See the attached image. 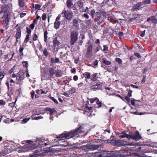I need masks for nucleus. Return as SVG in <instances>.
<instances>
[{"label":"nucleus","instance_id":"obj_36","mask_svg":"<svg viewBox=\"0 0 157 157\" xmlns=\"http://www.w3.org/2000/svg\"><path fill=\"white\" fill-rule=\"evenodd\" d=\"M103 49L102 50L103 51L105 52V53H106V51H108V47L107 45H103Z\"/></svg>","mask_w":157,"mask_h":157},{"label":"nucleus","instance_id":"obj_16","mask_svg":"<svg viewBox=\"0 0 157 157\" xmlns=\"http://www.w3.org/2000/svg\"><path fill=\"white\" fill-rule=\"evenodd\" d=\"M53 43L54 46L56 47V46H58L59 44V42L57 40V38H55L53 40Z\"/></svg>","mask_w":157,"mask_h":157},{"label":"nucleus","instance_id":"obj_64","mask_svg":"<svg viewBox=\"0 0 157 157\" xmlns=\"http://www.w3.org/2000/svg\"><path fill=\"white\" fill-rule=\"evenodd\" d=\"M82 16L86 18L87 19H88L89 18V15L87 14V13H84L82 15Z\"/></svg>","mask_w":157,"mask_h":157},{"label":"nucleus","instance_id":"obj_12","mask_svg":"<svg viewBox=\"0 0 157 157\" xmlns=\"http://www.w3.org/2000/svg\"><path fill=\"white\" fill-rule=\"evenodd\" d=\"M45 110L46 111H48L49 112V114L50 115V120H52V121L53 120V119L52 118V116H53V115H52V114L56 112V111L55 110V109L54 108L51 109L50 108L46 107L45 109Z\"/></svg>","mask_w":157,"mask_h":157},{"label":"nucleus","instance_id":"obj_52","mask_svg":"<svg viewBox=\"0 0 157 157\" xmlns=\"http://www.w3.org/2000/svg\"><path fill=\"white\" fill-rule=\"evenodd\" d=\"M145 30H144V31L140 32V36L141 37H143L145 35Z\"/></svg>","mask_w":157,"mask_h":157},{"label":"nucleus","instance_id":"obj_10","mask_svg":"<svg viewBox=\"0 0 157 157\" xmlns=\"http://www.w3.org/2000/svg\"><path fill=\"white\" fill-rule=\"evenodd\" d=\"M102 83L100 82L97 83L96 84L93 85L91 86V89L95 91L97 90H99L102 87Z\"/></svg>","mask_w":157,"mask_h":157},{"label":"nucleus","instance_id":"obj_41","mask_svg":"<svg viewBox=\"0 0 157 157\" xmlns=\"http://www.w3.org/2000/svg\"><path fill=\"white\" fill-rule=\"evenodd\" d=\"M124 33L122 32H120L118 33V36L119 38L121 39L123 37Z\"/></svg>","mask_w":157,"mask_h":157},{"label":"nucleus","instance_id":"obj_6","mask_svg":"<svg viewBox=\"0 0 157 157\" xmlns=\"http://www.w3.org/2000/svg\"><path fill=\"white\" fill-rule=\"evenodd\" d=\"M61 14H63V16L68 20L71 21L73 16V13L71 10L66 11L63 10Z\"/></svg>","mask_w":157,"mask_h":157},{"label":"nucleus","instance_id":"obj_28","mask_svg":"<svg viewBox=\"0 0 157 157\" xmlns=\"http://www.w3.org/2000/svg\"><path fill=\"white\" fill-rule=\"evenodd\" d=\"M48 34V33L47 31H46L44 32V41L45 42H46L47 41Z\"/></svg>","mask_w":157,"mask_h":157},{"label":"nucleus","instance_id":"obj_4","mask_svg":"<svg viewBox=\"0 0 157 157\" xmlns=\"http://www.w3.org/2000/svg\"><path fill=\"white\" fill-rule=\"evenodd\" d=\"M78 32L76 30H74L71 32L70 42L71 45H74L78 39Z\"/></svg>","mask_w":157,"mask_h":157},{"label":"nucleus","instance_id":"obj_3","mask_svg":"<svg viewBox=\"0 0 157 157\" xmlns=\"http://www.w3.org/2000/svg\"><path fill=\"white\" fill-rule=\"evenodd\" d=\"M95 157H113L116 156L117 155L113 151L100 152L98 151L96 153Z\"/></svg>","mask_w":157,"mask_h":157},{"label":"nucleus","instance_id":"obj_32","mask_svg":"<svg viewBox=\"0 0 157 157\" xmlns=\"http://www.w3.org/2000/svg\"><path fill=\"white\" fill-rule=\"evenodd\" d=\"M93 46L92 44H90L88 45V46L87 51L91 52L93 48Z\"/></svg>","mask_w":157,"mask_h":157},{"label":"nucleus","instance_id":"obj_44","mask_svg":"<svg viewBox=\"0 0 157 157\" xmlns=\"http://www.w3.org/2000/svg\"><path fill=\"white\" fill-rule=\"evenodd\" d=\"M129 97H128V96H126L124 98V99H125L128 104L130 102V100Z\"/></svg>","mask_w":157,"mask_h":157},{"label":"nucleus","instance_id":"obj_34","mask_svg":"<svg viewBox=\"0 0 157 157\" xmlns=\"http://www.w3.org/2000/svg\"><path fill=\"white\" fill-rule=\"evenodd\" d=\"M92 56V52H86V57L88 58H90Z\"/></svg>","mask_w":157,"mask_h":157},{"label":"nucleus","instance_id":"obj_22","mask_svg":"<svg viewBox=\"0 0 157 157\" xmlns=\"http://www.w3.org/2000/svg\"><path fill=\"white\" fill-rule=\"evenodd\" d=\"M7 6L6 5L3 6L1 7V10L0 11V13H2L3 12H6L7 10V9L6 8Z\"/></svg>","mask_w":157,"mask_h":157},{"label":"nucleus","instance_id":"obj_29","mask_svg":"<svg viewBox=\"0 0 157 157\" xmlns=\"http://www.w3.org/2000/svg\"><path fill=\"white\" fill-rule=\"evenodd\" d=\"M103 63L105 65H109L111 64V62L108 60H107L105 59H103Z\"/></svg>","mask_w":157,"mask_h":157},{"label":"nucleus","instance_id":"obj_13","mask_svg":"<svg viewBox=\"0 0 157 157\" xmlns=\"http://www.w3.org/2000/svg\"><path fill=\"white\" fill-rule=\"evenodd\" d=\"M143 7V4L141 3V2H139L136 5H134L133 6L132 9L133 10H137L141 9Z\"/></svg>","mask_w":157,"mask_h":157},{"label":"nucleus","instance_id":"obj_7","mask_svg":"<svg viewBox=\"0 0 157 157\" xmlns=\"http://www.w3.org/2000/svg\"><path fill=\"white\" fill-rule=\"evenodd\" d=\"M108 143L111 142L114 143V145L115 146H124L126 145V142L123 140H107Z\"/></svg>","mask_w":157,"mask_h":157},{"label":"nucleus","instance_id":"obj_60","mask_svg":"<svg viewBox=\"0 0 157 157\" xmlns=\"http://www.w3.org/2000/svg\"><path fill=\"white\" fill-rule=\"evenodd\" d=\"M38 36L36 34H34L33 40L34 41H36L37 40Z\"/></svg>","mask_w":157,"mask_h":157},{"label":"nucleus","instance_id":"obj_43","mask_svg":"<svg viewBox=\"0 0 157 157\" xmlns=\"http://www.w3.org/2000/svg\"><path fill=\"white\" fill-rule=\"evenodd\" d=\"M77 4L80 8H82L83 6V3L81 1H78L77 2Z\"/></svg>","mask_w":157,"mask_h":157},{"label":"nucleus","instance_id":"obj_45","mask_svg":"<svg viewBox=\"0 0 157 157\" xmlns=\"http://www.w3.org/2000/svg\"><path fill=\"white\" fill-rule=\"evenodd\" d=\"M114 17L113 16H110L108 18V19L109 21L112 22L114 21Z\"/></svg>","mask_w":157,"mask_h":157},{"label":"nucleus","instance_id":"obj_2","mask_svg":"<svg viewBox=\"0 0 157 157\" xmlns=\"http://www.w3.org/2000/svg\"><path fill=\"white\" fill-rule=\"evenodd\" d=\"M122 135L119 136V137L120 138H123L126 137L128 140H130V139H132L133 140H135L136 141H137L140 139H141V136L139 134L138 131H137L133 135H128L124 132L123 133H122Z\"/></svg>","mask_w":157,"mask_h":157},{"label":"nucleus","instance_id":"obj_48","mask_svg":"<svg viewBox=\"0 0 157 157\" xmlns=\"http://www.w3.org/2000/svg\"><path fill=\"white\" fill-rule=\"evenodd\" d=\"M86 22L88 25H91L92 24V21L91 20H86Z\"/></svg>","mask_w":157,"mask_h":157},{"label":"nucleus","instance_id":"obj_57","mask_svg":"<svg viewBox=\"0 0 157 157\" xmlns=\"http://www.w3.org/2000/svg\"><path fill=\"white\" fill-rule=\"evenodd\" d=\"M96 103L99 106V107H100L101 106V105L102 104V103L101 101H99V99L98 98V99L97 100Z\"/></svg>","mask_w":157,"mask_h":157},{"label":"nucleus","instance_id":"obj_18","mask_svg":"<svg viewBox=\"0 0 157 157\" xmlns=\"http://www.w3.org/2000/svg\"><path fill=\"white\" fill-rule=\"evenodd\" d=\"M90 73L88 72H85L83 74L84 77L87 79H89L90 78Z\"/></svg>","mask_w":157,"mask_h":157},{"label":"nucleus","instance_id":"obj_11","mask_svg":"<svg viewBox=\"0 0 157 157\" xmlns=\"http://www.w3.org/2000/svg\"><path fill=\"white\" fill-rule=\"evenodd\" d=\"M82 20L78 19H75L73 21V25L77 29L79 28V23Z\"/></svg>","mask_w":157,"mask_h":157},{"label":"nucleus","instance_id":"obj_9","mask_svg":"<svg viewBox=\"0 0 157 157\" xmlns=\"http://www.w3.org/2000/svg\"><path fill=\"white\" fill-rule=\"evenodd\" d=\"M15 28L16 29L17 33L15 35V36L17 41V39H19L21 36V26H19L18 24H17Z\"/></svg>","mask_w":157,"mask_h":157},{"label":"nucleus","instance_id":"obj_56","mask_svg":"<svg viewBox=\"0 0 157 157\" xmlns=\"http://www.w3.org/2000/svg\"><path fill=\"white\" fill-rule=\"evenodd\" d=\"M30 118H25L22 120V122L24 123H26L29 120Z\"/></svg>","mask_w":157,"mask_h":157},{"label":"nucleus","instance_id":"obj_46","mask_svg":"<svg viewBox=\"0 0 157 157\" xmlns=\"http://www.w3.org/2000/svg\"><path fill=\"white\" fill-rule=\"evenodd\" d=\"M47 78V75L44 73L42 74V75L41 76V80H44Z\"/></svg>","mask_w":157,"mask_h":157},{"label":"nucleus","instance_id":"obj_1","mask_svg":"<svg viewBox=\"0 0 157 157\" xmlns=\"http://www.w3.org/2000/svg\"><path fill=\"white\" fill-rule=\"evenodd\" d=\"M81 127V126H80L76 128L75 129L72 131L67 133L65 132V133L62 134L58 137L59 139L58 141L63 140L65 139H69L77 135L78 133H80V130Z\"/></svg>","mask_w":157,"mask_h":157},{"label":"nucleus","instance_id":"obj_63","mask_svg":"<svg viewBox=\"0 0 157 157\" xmlns=\"http://www.w3.org/2000/svg\"><path fill=\"white\" fill-rule=\"evenodd\" d=\"M132 90H129L128 91V94L127 96H128L129 97H131L132 96Z\"/></svg>","mask_w":157,"mask_h":157},{"label":"nucleus","instance_id":"obj_33","mask_svg":"<svg viewBox=\"0 0 157 157\" xmlns=\"http://www.w3.org/2000/svg\"><path fill=\"white\" fill-rule=\"evenodd\" d=\"M141 16V15L140 14H135L133 15V17L135 18L136 20L138 18H140Z\"/></svg>","mask_w":157,"mask_h":157},{"label":"nucleus","instance_id":"obj_23","mask_svg":"<svg viewBox=\"0 0 157 157\" xmlns=\"http://www.w3.org/2000/svg\"><path fill=\"white\" fill-rule=\"evenodd\" d=\"M76 91V89L75 87H72L68 91V93L69 94H72L75 93Z\"/></svg>","mask_w":157,"mask_h":157},{"label":"nucleus","instance_id":"obj_14","mask_svg":"<svg viewBox=\"0 0 157 157\" xmlns=\"http://www.w3.org/2000/svg\"><path fill=\"white\" fill-rule=\"evenodd\" d=\"M95 16L96 17V18H95V21H98L101 18V15L100 13L98 12H96L95 13Z\"/></svg>","mask_w":157,"mask_h":157},{"label":"nucleus","instance_id":"obj_40","mask_svg":"<svg viewBox=\"0 0 157 157\" xmlns=\"http://www.w3.org/2000/svg\"><path fill=\"white\" fill-rule=\"evenodd\" d=\"M5 75L6 73H4V71L3 72H1L0 73V80H2Z\"/></svg>","mask_w":157,"mask_h":157},{"label":"nucleus","instance_id":"obj_20","mask_svg":"<svg viewBox=\"0 0 157 157\" xmlns=\"http://www.w3.org/2000/svg\"><path fill=\"white\" fill-rule=\"evenodd\" d=\"M138 151L141 153H146L148 152V150L145 149H142L141 147H139Z\"/></svg>","mask_w":157,"mask_h":157},{"label":"nucleus","instance_id":"obj_49","mask_svg":"<svg viewBox=\"0 0 157 157\" xmlns=\"http://www.w3.org/2000/svg\"><path fill=\"white\" fill-rule=\"evenodd\" d=\"M43 54L44 55L46 56H48V52L46 48H45L44 49L43 51Z\"/></svg>","mask_w":157,"mask_h":157},{"label":"nucleus","instance_id":"obj_42","mask_svg":"<svg viewBox=\"0 0 157 157\" xmlns=\"http://www.w3.org/2000/svg\"><path fill=\"white\" fill-rule=\"evenodd\" d=\"M30 36V35L27 34L26 35V37L24 40L25 43H27L29 41Z\"/></svg>","mask_w":157,"mask_h":157},{"label":"nucleus","instance_id":"obj_51","mask_svg":"<svg viewBox=\"0 0 157 157\" xmlns=\"http://www.w3.org/2000/svg\"><path fill=\"white\" fill-rule=\"evenodd\" d=\"M135 20H136L135 19V18L133 17L132 18H131V17L129 18L128 20V21L130 23H131Z\"/></svg>","mask_w":157,"mask_h":157},{"label":"nucleus","instance_id":"obj_8","mask_svg":"<svg viewBox=\"0 0 157 157\" xmlns=\"http://www.w3.org/2000/svg\"><path fill=\"white\" fill-rule=\"evenodd\" d=\"M45 140L44 139L40 138H36L35 140L36 142V147H43L47 144L46 143L42 144Z\"/></svg>","mask_w":157,"mask_h":157},{"label":"nucleus","instance_id":"obj_54","mask_svg":"<svg viewBox=\"0 0 157 157\" xmlns=\"http://www.w3.org/2000/svg\"><path fill=\"white\" fill-rule=\"evenodd\" d=\"M26 29L27 30V34L30 35L31 32V30L28 27H26Z\"/></svg>","mask_w":157,"mask_h":157},{"label":"nucleus","instance_id":"obj_53","mask_svg":"<svg viewBox=\"0 0 157 157\" xmlns=\"http://www.w3.org/2000/svg\"><path fill=\"white\" fill-rule=\"evenodd\" d=\"M50 98L51 100H52V101L54 102L55 103H56V104L58 103L57 101L55 98L53 97H51Z\"/></svg>","mask_w":157,"mask_h":157},{"label":"nucleus","instance_id":"obj_55","mask_svg":"<svg viewBox=\"0 0 157 157\" xmlns=\"http://www.w3.org/2000/svg\"><path fill=\"white\" fill-rule=\"evenodd\" d=\"M109 1V0H104L101 3L102 6L103 7L105 5H106L107 2Z\"/></svg>","mask_w":157,"mask_h":157},{"label":"nucleus","instance_id":"obj_24","mask_svg":"<svg viewBox=\"0 0 157 157\" xmlns=\"http://www.w3.org/2000/svg\"><path fill=\"white\" fill-rule=\"evenodd\" d=\"M59 24V22H58V21H55L54 23V28L57 29L59 28L60 26Z\"/></svg>","mask_w":157,"mask_h":157},{"label":"nucleus","instance_id":"obj_31","mask_svg":"<svg viewBox=\"0 0 157 157\" xmlns=\"http://www.w3.org/2000/svg\"><path fill=\"white\" fill-rule=\"evenodd\" d=\"M151 21L153 23L156 24L157 23V20L154 16L151 17Z\"/></svg>","mask_w":157,"mask_h":157},{"label":"nucleus","instance_id":"obj_47","mask_svg":"<svg viewBox=\"0 0 157 157\" xmlns=\"http://www.w3.org/2000/svg\"><path fill=\"white\" fill-rule=\"evenodd\" d=\"M25 78V77L24 75H21V76H19L18 78V81L19 82L21 81L22 80H23L24 78Z\"/></svg>","mask_w":157,"mask_h":157},{"label":"nucleus","instance_id":"obj_19","mask_svg":"<svg viewBox=\"0 0 157 157\" xmlns=\"http://www.w3.org/2000/svg\"><path fill=\"white\" fill-rule=\"evenodd\" d=\"M138 151L141 153H146L148 152V150L145 149H142L141 147H139Z\"/></svg>","mask_w":157,"mask_h":157},{"label":"nucleus","instance_id":"obj_59","mask_svg":"<svg viewBox=\"0 0 157 157\" xmlns=\"http://www.w3.org/2000/svg\"><path fill=\"white\" fill-rule=\"evenodd\" d=\"M15 65H14L9 71V73L10 74L12 73L13 72V71L15 69Z\"/></svg>","mask_w":157,"mask_h":157},{"label":"nucleus","instance_id":"obj_62","mask_svg":"<svg viewBox=\"0 0 157 157\" xmlns=\"http://www.w3.org/2000/svg\"><path fill=\"white\" fill-rule=\"evenodd\" d=\"M41 7V5L38 4H36L35 5V9H39Z\"/></svg>","mask_w":157,"mask_h":157},{"label":"nucleus","instance_id":"obj_58","mask_svg":"<svg viewBox=\"0 0 157 157\" xmlns=\"http://www.w3.org/2000/svg\"><path fill=\"white\" fill-rule=\"evenodd\" d=\"M42 19L44 21L46 19V14L45 13H44L42 16Z\"/></svg>","mask_w":157,"mask_h":157},{"label":"nucleus","instance_id":"obj_25","mask_svg":"<svg viewBox=\"0 0 157 157\" xmlns=\"http://www.w3.org/2000/svg\"><path fill=\"white\" fill-rule=\"evenodd\" d=\"M28 147V146L27 145H24L23 147H22V148L21 149V152H24L27 151H28L27 148Z\"/></svg>","mask_w":157,"mask_h":157},{"label":"nucleus","instance_id":"obj_35","mask_svg":"<svg viewBox=\"0 0 157 157\" xmlns=\"http://www.w3.org/2000/svg\"><path fill=\"white\" fill-rule=\"evenodd\" d=\"M19 3L21 7H23L24 6L25 3L22 0H19Z\"/></svg>","mask_w":157,"mask_h":157},{"label":"nucleus","instance_id":"obj_39","mask_svg":"<svg viewBox=\"0 0 157 157\" xmlns=\"http://www.w3.org/2000/svg\"><path fill=\"white\" fill-rule=\"evenodd\" d=\"M22 64L23 65V67L27 68L29 66L28 63L27 61H23L22 62Z\"/></svg>","mask_w":157,"mask_h":157},{"label":"nucleus","instance_id":"obj_26","mask_svg":"<svg viewBox=\"0 0 157 157\" xmlns=\"http://www.w3.org/2000/svg\"><path fill=\"white\" fill-rule=\"evenodd\" d=\"M25 74V71H24L22 70H21L17 73V76H21V75H24Z\"/></svg>","mask_w":157,"mask_h":157},{"label":"nucleus","instance_id":"obj_5","mask_svg":"<svg viewBox=\"0 0 157 157\" xmlns=\"http://www.w3.org/2000/svg\"><path fill=\"white\" fill-rule=\"evenodd\" d=\"M82 149L86 151H93L98 149L99 147L98 145H93L87 144L82 146L81 147Z\"/></svg>","mask_w":157,"mask_h":157},{"label":"nucleus","instance_id":"obj_21","mask_svg":"<svg viewBox=\"0 0 157 157\" xmlns=\"http://www.w3.org/2000/svg\"><path fill=\"white\" fill-rule=\"evenodd\" d=\"M97 73H95L93 75H91L92 76L90 77L91 79L93 81H96L97 80Z\"/></svg>","mask_w":157,"mask_h":157},{"label":"nucleus","instance_id":"obj_17","mask_svg":"<svg viewBox=\"0 0 157 157\" xmlns=\"http://www.w3.org/2000/svg\"><path fill=\"white\" fill-rule=\"evenodd\" d=\"M62 74L61 70H57L56 71L55 75L57 77H60Z\"/></svg>","mask_w":157,"mask_h":157},{"label":"nucleus","instance_id":"obj_37","mask_svg":"<svg viewBox=\"0 0 157 157\" xmlns=\"http://www.w3.org/2000/svg\"><path fill=\"white\" fill-rule=\"evenodd\" d=\"M67 6L68 7L71 6L72 4V1L71 0H67Z\"/></svg>","mask_w":157,"mask_h":157},{"label":"nucleus","instance_id":"obj_50","mask_svg":"<svg viewBox=\"0 0 157 157\" xmlns=\"http://www.w3.org/2000/svg\"><path fill=\"white\" fill-rule=\"evenodd\" d=\"M98 99V98H93L90 99V102L91 103H93L95 101H97Z\"/></svg>","mask_w":157,"mask_h":157},{"label":"nucleus","instance_id":"obj_30","mask_svg":"<svg viewBox=\"0 0 157 157\" xmlns=\"http://www.w3.org/2000/svg\"><path fill=\"white\" fill-rule=\"evenodd\" d=\"M4 19H5V21H4V24L5 25H6V26L8 25L9 22V18H8V17H6V18H4Z\"/></svg>","mask_w":157,"mask_h":157},{"label":"nucleus","instance_id":"obj_15","mask_svg":"<svg viewBox=\"0 0 157 157\" xmlns=\"http://www.w3.org/2000/svg\"><path fill=\"white\" fill-rule=\"evenodd\" d=\"M49 71L50 76H52L55 74L56 71L54 69L52 68H50Z\"/></svg>","mask_w":157,"mask_h":157},{"label":"nucleus","instance_id":"obj_61","mask_svg":"<svg viewBox=\"0 0 157 157\" xmlns=\"http://www.w3.org/2000/svg\"><path fill=\"white\" fill-rule=\"evenodd\" d=\"M6 102L2 100H0V105H4Z\"/></svg>","mask_w":157,"mask_h":157},{"label":"nucleus","instance_id":"obj_38","mask_svg":"<svg viewBox=\"0 0 157 157\" xmlns=\"http://www.w3.org/2000/svg\"><path fill=\"white\" fill-rule=\"evenodd\" d=\"M116 61L120 65H121L122 64V60L120 58H117L115 59Z\"/></svg>","mask_w":157,"mask_h":157},{"label":"nucleus","instance_id":"obj_27","mask_svg":"<svg viewBox=\"0 0 157 157\" xmlns=\"http://www.w3.org/2000/svg\"><path fill=\"white\" fill-rule=\"evenodd\" d=\"M101 49V47L99 44H98V46L94 49V52L95 53H97L99 50L100 49Z\"/></svg>","mask_w":157,"mask_h":157}]
</instances>
